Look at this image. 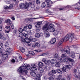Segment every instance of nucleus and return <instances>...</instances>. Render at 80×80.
<instances>
[{"mask_svg": "<svg viewBox=\"0 0 80 80\" xmlns=\"http://www.w3.org/2000/svg\"><path fill=\"white\" fill-rule=\"evenodd\" d=\"M70 39V35L68 34H67L66 35L65 37L63 38L62 39H61L59 42L58 45H62V44L63 42H66V41H68V40H69V39Z\"/></svg>", "mask_w": 80, "mask_h": 80, "instance_id": "obj_3", "label": "nucleus"}, {"mask_svg": "<svg viewBox=\"0 0 80 80\" xmlns=\"http://www.w3.org/2000/svg\"><path fill=\"white\" fill-rule=\"evenodd\" d=\"M28 53L29 54L32 55H35V53H34V52L33 51H29Z\"/></svg>", "mask_w": 80, "mask_h": 80, "instance_id": "obj_31", "label": "nucleus"}, {"mask_svg": "<svg viewBox=\"0 0 80 80\" xmlns=\"http://www.w3.org/2000/svg\"><path fill=\"white\" fill-rule=\"evenodd\" d=\"M29 5H31V7L32 8H35V3H32V2H29Z\"/></svg>", "mask_w": 80, "mask_h": 80, "instance_id": "obj_13", "label": "nucleus"}, {"mask_svg": "<svg viewBox=\"0 0 80 80\" xmlns=\"http://www.w3.org/2000/svg\"><path fill=\"white\" fill-rule=\"evenodd\" d=\"M41 47L42 48H47V46L45 45H42Z\"/></svg>", "mask_w": 80, "mask_h": 80, "instance_id": "obj_57", "label": "nucleus"}, {"mask_svg": "<svg viewBox=\"0 0 80 80\" xmlns=\"http://www.w3.org/2000/svg\"><path fill=\"white\" fill-rule=\"evenodd\" d=\"M5 23H7L8 26H9V25H12V21L9 19H8L5 20Z\"/></svg>", "mask_w": 80, "mask_h": 80, "instance_id": "obj_10", "label": "nucleus"}, {"mask_svg": "<svg viewBox=\"0 0 80 80\" xmlns=\"http://www.w3.org/2000/svg\"><path fill=\"white\" fill-rule=\"evenodd\" d=\"M63 62H65V63H67L68 59H65L63 60Z\"/></svg>", "mask_w": 80, "mask_h": 80, "instance_id": "obj_53", "label": "nucleus"}, {"mask_svg": "<svg viewBox=\"0 0 80 80\" xmlns=\"http://www.w3.org/2000/svg\"><path fill=\"white\" fill-rule=\"evenodd\" d=\"M30 75L32 76V77H37V75L36 74V73L35 72H31L30 73Z\"/></svg>", "mask_w": 80, "mask_h": 80, "instance_id": "obj_16", "label": "nucleus"}, {"mask_svg": "<svg viewBox=\"0 0 80 80\" xmlns=\"http://www.w3.org/2000/svg\"><path fill=\"white\" fill-rule=\"evenodd\" d=\"M35 44L36 45V47H38V48H39L40 46V44L38 42H35Z\"/></svg>", "mask_w": 80, "mask_h": 80, "instance_id": "obj_24", "label": "nucleus"}, {"mask_svg": "<svg viewBox=\"0 0 80 80\" xmlns=\"http://www.w3.org/2000/svg\"><path fill=\"white\" fill-rule=\"evenodd\" d=\"M50 42V43H51V44H53V43H55L56 42V39L55 38H52Z\"/></svg>", "mask_w": 80, "mask_h": 80, "instance_id": "obj_12", "label": "nucleus"}, {"mask_svg": "<svg viewBox=\"0 0 80 80\" xmlns=\"http://www.w3.org/2000/svg\"><path fill=\"white\" fill-rule=\"evenodd\" d=\"M19 60L20 61H22V56H19Z\"/></svg>", "mask_w": 80, "mask_h": 80, "instance_id": "obj_55", "label": "nucleus"}, {"mask_svg": "<svg viewBox=\"0 0 80 80\" xmlns=\"http://www.w3.org/2000/svg\"><path fill=\"white\" fill-rule=\"evenodd\" d=\"M57 71L59 73H60V74H62V73H63L62 71V70L59 69H57Z\"/></svg>", "mask_w": 80, "mask_h": 80, "instance_id": "obj_28", "label": "nucleus"}, {"mask_svg": "<svg viewBox=\"0 0 80 80\" xmlns=\"http://www.w3.org/2000/svg\"><path fill=\"white\" fill-rule=\"evenodd\" d=\"M70 57H72V58H73L75 57V53H71V55L70 56Z\"/></svg>", "mask_w": 80, "mask_h": 80, "instance_id": "obj_45", "label": "nucleus"}, {"mask_svg": "<svg viewBox=\"0 0 80 80\" xmlns=\"http://www.w3.org/2000/svg\"><path fill=\"white\" fill-rule=\"evenodd\" d=\"M54 57L55 58H58V54L56 53L55 54Z\"/></svg>", "mask_w": 80, "mask_h": 80, "instance_id": "obj_39", "label": "nucleus"}, {"mask_svg": "<svg viewBox=\"0 0 80 80\" xmlns=\"http://www.w3.org/2000/svg\"><path fill=\"white\" fill-rule=\"evenodd\" d=\"M48 55V53L46 52L44 53H43L42 54H41V55L42 56H45V55Z\"/></svg>", "mask_w": 80, "mask_h": 80, "instance_id": "obj_49", "label": "nucleus"}, {"mask_svg": "<svg viewBox=\"0 0 80 80\" xmlns=\"http://www.w3.org/2000/svg\"><path fill=\"white\" fill-rule=\"evenodd\" d=\"M43 43L44 44V45H47V43H48L47 42H46L45 41H43Z\"/></svg>", "mask_w": 80, "mask_h": 80, "instance_id": "obj_60", "label": "nucleus"}, {"mask_svg": "<svg viewBox=\"0 0 80 80\" xmlns=\"http://www.w3.org/2000/svg\"><path fill=\"white\" fill-rule=\"evenodd\" d=\"M52 73H54V74H55V73H57V72L55 70H52Z\"/></svg>", "mask_w": 80, "mask_h": 80, "instance_id": "obj_54", "label": "nucleus"}, {"mask_svg": "<svg viewBox=\"0 0 80 80\" xmlns=\"http://www.w3.org/2000/svg\"><path fill=\"white\" fill-rule=\"evenodd\" d=\"M36 2L37 4H40V0H36Z\"/></svg>", "mask_w": 80, "mask_h": 80, "instance_id": "obj_51", "label": "nucleus"}, {"mask_svg": "<svg viewBox=\"0 0 80 80\" xmlns=\"http://www.w3.org/2000/svg\"><path fill=\"white\" fill-rule=\"evenodd\" d=\"M29 3H27L25 4L24 6V8L25 9H27L29 7Z\"/></svg>", "mask_w": 80, "mask_h": 80, "instance_id": "obj_34", "label": "nucleus"}, {"mask_svg": "<svg viewBox=\"0 0 80 80\" xmlns=\"http://www.w3.org/2000/svg\"><path fill=\"white\" fill-rule=\"evenodd\" d=\"M65 67L67 69H69L71 68V65L68 64V65H66Z\"/></svg>", "mask_w": 80, "mask_h": 80, "instance_id": "obj_32", "label": "nucleus"}, {"mask_svg": "<svg viewBox=\"0 0 80 80\" xmlns=\"http://www.w3.org/2000/svg\"><path fill=\"white\" fill-rule=\"evenodd\" d=\"M3 47V44L2 43L0 44V49L2 48Z\"/></svg>", "mask_w": 80, "mask_h": 80, "instance_id": "obj_50", "label": "nucleus"}, {"mask_svg": "<svg viewBox=\"0 0 80 80\" xmlns=\"http://www.w3.org/2000/svg\"><path fill=\"white\" fill-rule=\"evenodd\" d=\"M58 60L59 61V62H62L63 60H62V58H58Z\"/></svg>", "mask_w": 80, "mask_h": 80, "instance_id": "obj_42", "label": "nucleus"}, {"mask_svg": "<svg viewBox=\"0 0 80 80\" xmlns=\"http://www.w3.org/2000/svg\"><path fill=\"white\" fill-rule=\"evenodd\" d=\"M75 9H77L78 10H80V7L78 6L77 8H75Z\"/></svg>", "mask_w": 80, "mask_h": 80, "instance_id": "obj_62", "label": "nucleus"}, {"mask_svg": "<svg viewBox=\"0 0 80 80\" xmlns=\"http://www.w3.org/2000/svg\"><path fill=\"white\" fill-rule=\"evenodd\" d=\"M50 35V34L48 32L46 31V32H45V33H44V36L45 37H49Z\"/></svg>", "mask_w": 80, "mask_h": 80, "instance_id": "obj_14", "label": "nucleus"}, {"mask_svg": "<svg viewBox=\"0 0 80 80\" xmlns=\"http://www.w3.org/2000/svg\"><path fill=\"white\" fill-rule=\"evenodd\" d=\"M9 27L10 28V26H11L12 28V29H14V25H13V24L12 23V25H9Z\"/></svg>", "mask_w": 80, "mask_h": 80, "instance_id": "obj_41", "label": "nucleus"}, {"mask_svg": "<svg viewBox=\"0 0 80 80\" xmlns=\"http://www.w3.org/2000/svg\"><path fill=\"white\" fill-rule=\"evenodd\" d=\"M23 35V37H25L26 38L25 39L22 38L21 40L22 42H24V43H27V45L28 46H30V45H31V43H30L31 40L30 39L27 38V37H28L27 34L24 33V32H20V33H19V37L20 38L22 37Z\"/></svg>", "mask_w": 80, "mask_h": 80, "instance_id": "obj_2", "label": "nucleus"}, {"mask_svg": "<svg viewBox=\"0 0 80 80\" xmlns=\"http://www.w3.org/2000/svg\"><path fill=\"white\" fill-rule=\"evenodd\" d=\"M50 63H51V60H48L45 63V64L46 65H50Z\"/></svg>", "mask_w": 80, "mask_h": 80, "instance_id": "obj_29", "label": "nucleus"}, {"mask_svg": "<svg viewBox=\"0 0 80 80\" xmlns=\"http://www.w3.org/2000/svg\"><path fill=\"white\" fill-rule=\"evenodd\" d=\"M62 75H59L58 76V78H59V79H60L61 80V78H62Z\"/></svg>", "mask_w": 80, "mask_h": 80, "instance_id": "obj_61", "label": "nucleus"}, {"mask_svg": "<svg viewBox=\"0 0 80 80\" xmlns=\"http://www.w3.org/2000/svg\"><path fill=\"white\" fill-rule=\"evenodd\" d=\"M38 65L40 67H43L44 65L42 62H40L39 63Z\"/></svg>", "mask_w": 80, "mask_h": 80, "instance_id": "obj_26", "label": "nucleus"}, {"mask_svg": "<svg viewBox=\"0 0 80 80\" xmlns=\"http://www.w3.org/2000/svg\"><path fill=\"white\" fill-rule=\"evenodd\" d=\"M18 31L20 33H24V31L23 30V29L21 28H20L19 29Z\"/></svg>", "mask_w": 80, "mask_h": 80, "instance_id": "obj_27", "label": "nucleus"}, {"mask_svg": "<svg viewBox=\"0 0 80 80\" xmlns=\"http://www.w3.org/2000/svg\"><path fill=\"white\" fill-rule=\"evenodd\" d=\"M73 72L75 73L74 74V76L75 78H78L80 77V72H77V70L76 69H74L73 71Z\"/></svg>", "mask_w": 80, "mask_h": 80, "instance_id": "obj_5", "label": "nucleus"}, {"mask_svg": "<svg viewBox=\"0 0 80 80\" xmlns=\"http://www.w3.org/2000/svg\"><path fill=\"white\" fill-rule=\"evenodd\" d=\"M19 7H20V8H23V7L24 8L25 5L23 3H21L19 5Z\"/></svg>", "mask_w": 80, "mask_h": 80, "instance_id": "obj_33", "label": "nucleus"}, {"mask_svg": "<svg viewBox=\"0 0 80 80\" xmlns=\"http://www.w3.org/2000/svg\"><path fill=\"white\" fill-rule=\"evenodd\" d=\"M60 50L62 52H63V51L65 52L67 54H68L70 53V49L68 46L65 47L64 49H62V48H61Z\"/></svg>", "mask_w": 80, "mask_h": 80, "instance_id": "obj_4", "label": "nucleus"}, {"mask_svg": "<svg viewBox=\"0 0 80 80\" xmlns=\"http://www.w3.org/2000/svg\"><path fill=\"white\" fill-rule=\"evenodd\" d=\"M12 7H13V5L12 4H11L9 6V8H12Z\"/></svg>", "mask_w": 80, "mask_h": 80, "instance_id": "obj_58", "label": "nucleus"}, {"mask_svg": "<svg viewBox=\"0 0 80 80\" xmlns=\"http://www.w3.org/2000/svg\"><path fill=\"white\" fill-rule=\"evenodd\" d=\"M66 57V55L65 54H62V57L63 58L64 57Z\"/></svg>", "mask_w": 80, "mask_h": 80, "instance_id": "obj_63", "label": "nucleus"}, {"mask_svg": "<svg viewBox=\"0 0 80 80\" xmlns=\"http://www.w3.org/2000/svg\"><path fill=\"white\" fill-rule=\"evenodd\" d=\"M35 36L36 38H38L40 37V34L39 33L37 32L35 34Z\"/></svg>", "mask_w": 80, "mask_h": 80, "instance_id": "obj_18", "label": "nucleus"}, {"mask_svg": "<svg viewBox=\"0 0 80 80\" xmlns=\"http://www.w3.org/2000/svg\"><path fill=\"white\" fill-rule=\"evenodd\" d=\"M27 27H28V26H24V28H23V30L24 31V32H25V31H26L27 30Z\"/></svg>", "mask_w": 80, "mask_h": 80, "instance_id": "obj_37", "label": "nucleus"}, {"mask_svg": "<svg viewBox=\"0 0 80 80\" xmlns=\"http://www.w3.org/2000/svg\"><path fill=\"white\" fill-rule=\"evenodd\" d=\"M6 53L2 55V57L4 58H8V54L7 53Z\"/></svg>", "mask_w": 80, "mask_h": 80, "instance_id": "obj_23", "label": "nucleus"}, {"mask_svg": "<svg viewBox=\"0 0 80 80\" xmlns=\"http://www.w3.org/2000/svg\"><path fill=\"white\" fill-rule=\"evenodd\" d=\"M57 62V60L55 59H52L51 60V63L52 64H54Z\"/></svg>", "mask_w": 80, "mask_h": 80, "instance_id": "obj_15", "label": "nucleus"}, {"mask_svg": "<svg viewBox=\"0 0 80 80\" xmlns=\"http://www.w3.org/2000/svg\"><path fill=\"white\" fill-rule=\"evenodd\" d=\"M70 8V6L68 5L67 6H66L64 8H59L60 10H63L64 9L67 10V9H68Z\"/></svg>", "mask_w": 80, "mask_h": 80, "instance_id": "obj_17", "label": "nucleus"}, {"mask_svg": "<svg viewBox=\"0 0 80 80\" xmlns=\"http://www.w3.org/2000/svg\"><path fill=\"white\" fill-rule=\"evenodd\" d=\"M28 33H29L28 34L30 35H32V32H31V31H30L28 32Z\"/></svg>", "mask_w": 80, "mask_h": 80, "instance_id": "obj_64", "label": "nucleus"}, {"mask_svg": "<svg viewBox=\"0 0 80 80\" xmlns=\"http://www.w3.org/2000/svg\"><path fill=\"white\" fill-rule=\"evenodd\" d=\"M7 52L8 53H10L12 51V50H11V48H8L7 49Z\"/></svg>", "mask_w": 80, "mask_h": 80, "instance_id": "obj_38", "label": "nucleus"}, {"mask_svg": "<svg viewBox=\"0 0 80 80\" xmlns=\"http://www.w3.org/2000/svg\"><path fill=\"white\" fill-rule=\"evenodd\" d=\"M5 2L7 4H10V2L7 0H5Z\"/></svg>", "mask_w": 80, "mask_h": 80, "instance_id": "obj_43", "label": "nucleus"}, {"mask_svg": "<svg viewBox=\"0 0 80 80\" xmlns=\"http://www.w3.org/2000/svg\"><path fill=\"white\" fill-rule=\"evenodd\" d=\"M49 31L50 32H54L55 31V29L53 28H50L49 29Z\"/></svg>", "mask_w": 80, "mask_h": 80, "instance_id": "obj_21", "label": "nucleus"}, {"mask_svg": "<svg viewBox=\"0 0 80 80\" xmlns=\"http://www.w3.org/2000/svg\"><path fill=\"white\" fill-rule=\"evenodd\" d=\"M45 2H47V7H51V4L53 3V2L50 0H45Z\"/></svg>", "mask_w": 80, "mask_h": 80, "instance_id": "obj_7", "label": "nucleus"}, {"mask_svg": "<svg viewBox=\"0 0 80 80\" xmlns=\"http://www.w3.org/2000/svg\"><path fill=\"white\" fill-rule=\"evenodd\" d=\"M42 30L45 32L47 31V30H48V24H46L44 25L42 28Z\"/></svg>", "mask_w": 80, "mask_h": 80, "instance_id": "obj_9", "label": "nucleus"}, {"mask_svg": "<svg viewBox=\"0 0 80 80\" xmlns=\"http://www.w3.org/2000/svg\"><path fill=\"white\" fill-rule=\"evenodd\" d=\"M3 35L1 33H0V39H3Z\"/></svg>", "mask_w": 80, "mask_h": 80, "instance_id": "obj_44", "label": "nucleus"}, {"mask_svg": "<svg viewBox=\"0 0 80 80\" xmlns=\"http://www.w3.org/2000/svg\"><path fill=\"white\" fill-rule=\"evenodd\" d=\"M55 66L56 67H60V63L58 62L56 63L55 64Z\"/></svg>", "mask_w": 80, "mask_h": 80, "instance_id": "obj_25", "label": "nucleus"}, {"mask_svg": "<svg viewBox=\"0 0 80 80\" xmlns=\"http://www.w3.org/2000/svg\"><path fill=\"white\" fill-rule=\"evenodd\" d=\"M49 79L50 80H54V78L53 77L51 76V77H49Z\"/></svg>", "mask_w": 80, "mask_h": 80, "instance_id": "obj_56", "label": "nucleus"}, {"mask_svg": "<svg viewBox=\"0 0 80 80\" xmlns=\"http://www.w3.org/2000/svg\"><path fill=\"white\" fill-rule=\"evenodd\" d=\"M10 46V42L8 41L5 43V46L6 47H8Z\"/></svg>", "mask_w": 80, "mask_h": 80, "instance_id": "obj_20", "label": "nucleus"}, {"mask_svg": "<svg viewBox=\"0 0 80 80\" xmlns=\"http://www.w3.org/2000/svg\"><path fill=\"white\" fill-rule=\"evenodd\" d=\"M31 68V67L29 65H25V64H24L22 66H21L18 68L17 71L19 73L20 75L25 76V75H27V73H28V71L25 69L30 70Z\"/></svg>", "mask_w": 80, "mask_h": 80, "instance_id": "obj_1", "label": "nucleus"}, {"mask_svg": "<svg viewBox=\"0 0 80 80\" xmlns=\"http://www.w3.org/2000/svg\"><path fill=\"white\" fill-rule=\"evenodd\" d=\"M31 65L32 67V68H31L30 70L31 71H35L37 70V65L35 64L34 63H32L31 64Z\"/></svg>", "mask_w": 80, "mask_h": 80, "instance_id": "obj_6", "label": "nucleus"}, {"mask_svg": "<svg viewBox=\"0 0 80 80\" xmlns=\"http://www.w3.org/2000/svg\"><path fill=\"white\" fill-rule=\"evenodd\" d=\"M5 28H6V29H8V30L7 31V30H5V32L6 33H9V32H10V30H11V28H10V26H8V27L6 26L5 27Z\"/></svg>", "mask_w": 80, "mask_h": 80, "instance_id": "obj_11", "label": "nucleus"}, {"mask_svg": "<svg viewBox=\"0 0 80 80\" xmlns=\"http://www.w3.org/2000/svg\"><path fill=\"white\" fill-rule=\"evenodd\" d=\"M28 27L29 29H32V26L30 24L28 26Z\"/></svg>", "mask_w": 80, "mask_h": 80, "instance_id": "obj_48", "label": "nucleus"}, {"mask_svg": "<svg viewBox=\"0 0 80 80\" xmlns=\"http://www.w3.org/2000/svg\"><path fill=\"white\" fill-rule=\"evenodd\" d=\"M69 35V42H71L72 41V40H73V38H74V36H75V35H74V33H72Z\"/></svg>", "mask_w": 80, "mask_h": 80, "instance_id": "obj_8", "label": "nucleus"}, {"mask_svg": "<svg viewBox=\"0 0 80 80\" xmlns=\"http://www.w3.org/2000/svg\"><path fill=\"white\" fill-rule=\"evenodd\" d=\"M31 41L32 42H36V41H37V39H36V38H33L31 40Z\"/></svg>", "mask_w": 80, "mask_h": 80, "instance_id": "obj_52", "label": "nucleus"}, {"mask_svg": "<svg viewBox=\"0 0 80 80\" xmlns=\"http://www.w3.org/2000/svg\"><path fill=\"white\" fill-rule=\"evenodd\" d=\"M38 70L40 72V73H43L44 72V70L43 68H38Z\"/></svg>", "mask_w": 80, "mask_h": 80, "instance_id": "obj_22", "label": "nucleus"}, {"mask_svg": "<svg viewBox=\"0 0 80 80\" xmlns=\"http://www.w3.org/2000/svg\"><path fill=\"white\" fill-rule=\"evenodd\" d=\"M20 50L21 52H22V53H24L25 51V48L22 47H21L20 48Z\"/></svg>", "mask_w": 80, "mask_h": 80, "instance_id": "obj_19", "label": "nucleus"}, {"mask_svg": "<svg viewBox=\"0 0 80 80\" xmlns=\"http://www.w3.org/2000/svg\"><path fill=\"white\" fill-rule=\"evenodd\" d=\"M62 70L63 72H66V68L65 67H63L62 68Z\"/></svg>", "mask_w": 80, "mask_h": 80, "instance_id": "obj_40", "label": "nucleus"}, {"mask_svg": "<svg viewBox=\"0 0 80 80\" xmlns=\"http://www.w3.org/2000/svg\"><path fill=\"white\" fill-rule=\"evenodd\" d=\"M35 51L36 52H40V49H38V50H35Z\"/></svg>", "mask_w": 80, "mask_h": 80, "instance_id": "obj_59", "label": "nucleus"}, {"mask_svg": "<svg viewBox=\"0 0 80 80\" xmlns=\"http://www.w3.org/2000/svg\"><path fill=\"white\" fill-rule=\"evenodd\" d=\"M46 61H47V59H46V58H43L42 59V62H44V63H46Z\"/></svg>", "mask_w": 80, "mask_h": 80, "instance_id": "obj_47", "label": "nucleus"}, {"mask_svg": "<svg viewBox=\"0 0 80 80\" xmlns=\"http://www.w3.org/2000/svg\"><path fill=\"white\" fill-rule=\"evenodd\" d=\"M75 27L77 29L76 30V32H78L79 31H80V29H79V27L77 26H76Z\"/></svg>", "mask_w": 80, "mask_h": 80, "instance_id": "obj_35", "label": "nucleus"}, {"mask_svg": "<svg viewBox=\"0 0 80 80\" xmlns=\"http://www.w3.org/2000/svg\"><path fill=\"white\" fill-rule=\"evenodd\" d=\"M42 23V22H37V25H38V27H40V25H41Z\"/></svg>", "mask_w": 80, "mask_h": 80, "instance_id": "obj_30", "label": "nucleus"}, {"mask_svg": "<svg viewBox=\"0 0 80 80\" xmlns=\"http://www.w3.org/2000/svg\"><path fill=\"white\" fill-rule=\"evenodd\" d=\"M49 27H51V28H53L55 26H54L53 24H51L49 25Z\"/></svg>", "mask_w": 80, "mask_h": 80, "instance_id": "obj_46", "label": "nucleus"}, {"mask_svg": "<svg viewBox=\"0 0 80 80\" xmlns=\"http://www.w3.org/2000/svg\"><path fill=\"white\" fill-rule=\"evenodd\" d=\"M46 6V4H45V2H43L42 3L41 7H42V8H44V7H45V6Z\"/></svg>", "mask_w": 80, "mask_h": 80, "instance_id": "obj_36", "label": "nucleus"}]
</instances>
